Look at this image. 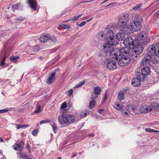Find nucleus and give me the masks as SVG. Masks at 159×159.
I'll return each mask as SVG.
<instances>
[{
	"mask_svg": "<svg viewBox=\"0 0 159 159\" xmlns=\"http://www.w3.org/2000/svg\"><path fill=\"white\" fill-rule=\"evenodd\" d=\"M126 46H129L130 48V55L135 57V58L139 56V40L138 38L133 40L131 37L126 38L123 42Z\"/></svg>",
	"mask_w": 159,
	"mask_h": 159,
	"instance_id": "nucleus-1",
	"label": "nucleus"
},
{
	"mask_svg": "<svg viewBox=\"0 0 159 159\" xmlns=\"http://www.w3.org/2000/svg\"><path fill=\"white\" fill-rule=\"evenodd\" d=\"M129 20V15L125 14L120 17L117 23L118 26L121 31H123L126 33H130V29L129 26L127 25Z\"/></svg>",
	"mask_w": 159,
	"mask_h": 159,
	"instance_id": "nucleus-2",
	"label": "nucleus"
},
{
	"mask_svg": "<svg viewBox=\"0 0 159 159\" xmlns=\"http://www.w3.org/2000/svg\"><path fill=\"white\" fill-rule=\"evenodd\" d=\"M58 120L60 125L66 126L76 121V119L75 117L72 115L62 114L58 117Z\"/></svg>",
	"mask_w": 159,
	"mask_h": 159,
	"instance_id": "nucleus-3",
	"label": "nucleus"
},
{
	"mask_svg": "<svg viewBox=\"0 0 159 159\" xmlns=\"http://www.w3.org/2000/svg\"><path fill=\"white\" fill-rule=\"evenodd\" d=\"M105 36L107 37V43L112 46H116L118 43V41L114 38V33L112 30L106 31Z\"/></svg>",
	"mask_w": 159,
	"mask_h": 159,
	"instance_id": "nucleus-4",
	"label": "nucleus"
},
{
	"mask_svg": "<svg viewBox=\"0 0 159 159\" xmlns=\"http://www.w3.org/2000/svg\"><path fill=\"white\" fill-rule=\"evenodd\" d=\"M118 63L119 66L121 67L127 65L130 61V59L129 57L122 54L119 56Z\"/></svg>",
	"mask_w": 159,
	"mask_h": 159,
	"instance_id": "nucleus-5",
	"label": "nucleus"
},
{
	"mask_svg": "<svg viewBox=\"0 0 159 159\" xmlns=\"http://www.w3.org/2000/svg\"><path fill=\"white\" fill-rule=\"evenodd\" d=\"M105 61L107 63L106 67L108 69L113 70L116 68L117 64L115 61H113V59H106Z\"/></svg>",
	"mask_w": 159,
	"mask_h": 159,
	"instance_id": "nucleus-6",
	"label": "nucleus"
},
{
	"mask_svg": "<svg viewBox=\"0 0 159 159\" xmlns=\"http://www.w3.org/2000/svg\"><path fill=\"white\" fill-rule=\"evenodd\" d=\"M150 72V69L149 67H146L143 68L141 70V74L140 75V81H143L145 76L148 75Z\"/></svg>",
	"mask_w": 159,
	"mask_h": 159,
	"instance_id": "nucleus-7",
	"label": "nucleus"
},
{
	"mask_svg": "<svg viewBox=\"0 0 159 159\" xmlns=\"http://www.w3.org/2000/svg\"><path fill=\"white\" fill-rule=\"evenodd\" d=\"M24 144L23 141L16 142L13 146V149L16 151L20 149L19 153L20 154L22 153V149Z\"/></svg>",
	"mask_w": 159,
	"mask_h": 159,
	"instance_id": "nucleus-8",
	"label": "nucleus"
},
{
	"mask_svg": "<svg viewBox=\"0 0 159 159\" xmlns=\"http://www.w3.org/2000/svg\"><path fill=\"white\" fill-rule=\"evenodd\" d=\"M130 27L133 31L137 32L139 30V19L137 18L134 20L131 24Z\"/></svg>",
	"mask_w": 159,
	"mask_h": 159,
	"instance_id": "nucleus-9",
	"label": "nucleus"
},
{
	"mask_svg": "<svg viewBox=\"0 0 159 159\" xmlns=\"http://www.w3.org/2000/svg\"><path fill=\"white\" fill-rule=\"evenodd\" d=\"M110 52L109 55L110 57L115 58L116 60H118L119 56L120 55L118 49H113Z\"/></svg>",
	"mask_w": 159,
	"mask_h": 159,
	"instance_id": "nucleus-10",
	"label": "nucleus"
},
{
	"mask_svg": "<svg viewBox=\"0 0 159 159\" xmlns=\"http://www.w3.org/2000/svg\"><path fill=\"white\" fill-rule=\"evenodd\" d=\"M130 50L129 48L127 47H124L120 49L119 52L121 53L127 54L128 53L129 56L130 57H132L135 60H136L138 58V57L135 58V57L130 55Z\"/></svg>",
	"mask_w": 159,
	"mask_h": 159,
	"instance_id": "nucleus-11",
	"label": "nucleus"
},
{
	"mask_svg": "<svg viewBox=\"0 0 159 159\" xmlns=\"http://www.w3.org/2000/svg\"><path fill=\"white\" fill-rule=\"evenodd\" d=\"M30 7L33 10H36L37 8V3L36 0H27Z\"/></svg>",
	"mask_w": 159,
	"mask_h": 159,
	"instance_id": "nucleus-12",
	"label": "nucleus"
},
{
	"mask_svg": "<svg viewBox=\"0 0 159 159\" xmlns=\"http://www.w3.org/2000/svg\"><path fill=\"white\" fill-rule=\"evenodd\" d=\"M103 47L104 51L107 53L110 52L113 49L112 46L107 43L103 44Z\"/></svg>",
	"mask_w": 159,
	"mask_h": 159,
	"instance_id": "nucleus-13",
	"label": "nucleus"
},
{
	"mask_svg": "<svg viewBox=\"0 0 159 159\" xmlns=\"http://www.w3.org/2000/svg\"><path fill=\"white\" fill-rule=\"evenodd\" d=\"M152 109V107L151 106H147L144 105L141 107L140 110L141 113H145L151 111Z\"/></svg>",
	"mask_w": 159,
	"mask_h": 159,
	"instance_id": "nucleus-14",
	"label": "nucleus"
},
{
	"mask_svg": "<svg viewBox=\"0 0 159 159\" xmlns=\"http://www.w3.org/2000/svg\"><path fill=\"white\" fill-rule=\"evenodd\" d=\"M122 32H119L116 34V38L118 40H122L125 38V34H129V33H126L123 31Z\"/></svg>",
	"mask_w": 159,
	"mask_h": 159,
	"instance_id": "nucleus-15",
	"label": "nucleus"
},
{
	"mask_svg": "<svg viewBox=\"0 0 159 159\" xmlns=\"http://www.w3.org/2000/svg\"><path fill=\"white\" fill-rule=\"evenodd\" d=\"M149 42V39L148 38L145 39L143 41L140 42V49L141 52L143 51L144 46Z\"/></svg>",
	"mask_w": 159,
	"mask_h": 159,
	"instance_id": "nucleus-16",
	"label": "nucleus"
},
{
	"mask_svg": "<svg viewBox=\"0 0 159 159\" xmlns=\"http://www.w3.org/2000/svg\"><path fill=\"white\" fill-rule=\"evenodd\" d=\"M151 57L150 56L147 55L142 60V64L143 65H146L147 64H148L150 62H151Z\"/></svg>",
	"mask_w": 159,
	"mask_h": 159,
	"instance_id": "nucleus-17",
	"label": "nucleus"
},
{
	"mask_svg": "<svg viewBox=\"0 0 159 159\" xmlns=\"http://www.w3.org/2000/svg\"><path fill=\"white\" fill-rule=\"evenodd\" d=\"M149 56H154L156 55L155 46L151 45L149 47Z\"/></svg>",
	"mask_w": 159,
	"mask_h": 159,
	"instance_id": "nucleus-18",
	"label": "nucleus"
},
{
	"mask_svg": "<svg viewBox=\"0 0 159 159\" xmlns=\"http://www.w3.org/2000/svg\"><path fill=\"white\" fill-rule=\"evenodd\" d=\"M55 74L56 73L55 72H54L51 74L48 79L46 81L47 83L48 84H51L54 81Z\"/></svg>",
	"mask_w": 159,
	"mask_h": 159,
	"instance_id": "nucleus-19",
	"label": "nucleus"
},
{
	"mask_svg": "<svg viewBox=\"0 0 159 159\" xmlns=\"http://www.w3.org/2000/svg\"><path fill=\"white\" fill-rule=\"evenodd\" d=\"M49 39V37L47 34L43 35L41 36L39 40L41 42L44 43L48 41Z\"/></svg>",
	"mask_w": 159,
	"mask_h": 159,
	"instance_id": "nucleus-20",
	"label": "nucleus"
},
{
	"mask_svg": "<svg viewBox=\"0 0 159 159\" xmlns=\"http://www.w3.org/2000/svg\"><path fill=\"white\" fill-rule=\"evenodd\" d=\"M125 91L123 90L120 91L118 94V98L120 100H122L125 97Z\"/></svg>",
	"mask_w": 159,
	"mask_h": 159,
	"instance_id": "nucleus-21",
	"label": "nucleus"
},
{
	"mask_svg": "<svg viewBox=\"0 0 159 159\" xmlns=\"http://www.w3.org/2000/svg\"><path fill=\"white\" fill-rule=\"evenodd\" d=\"M139 78L137 77L133 79L132 82V84L133 85L138 87L139 86Z\"/></svg>",
	"mask_w": 159,
	"mask_h": 159,
	"instance_id": "nucleus-22",
	"label": "nucleus"
},
{
	"mask_svg": "<svg viewBox=\"0 0 159 159\" xmlns=\"http://www.w3.org/2000/svg\"><path fill=\"white\" fill-rule=\"evenodd\" d=\"M140 37H141L140 38V42L143 41L145 39L148 38H148L146 37V33L144 31H142L140 33Z\"/></svg>",
	"mask_w": 159,
	"mask_h": 159,
	"instance_id": "nucleus-23",
	"label": "nucleus"
},
{
	"mask_svg": "<svg viewBox=\"0 0 159 159\" xmlns=\"http://www.w3.org/2000/svg\"><path fill=\"white\" fill-rule=\"evenodd\" d=\"M155 52L156 55L155 56H157L158 57H159V43H157L155 46Z\"/></svg>",
	"mask_w": 159,
	"mask_h": 159,
	"instance_id": "nucleus-24",
	"label": "nucleus"
},
{
	"mask_svg": "<svg viewBox=\"0 0 159 159\" xmlns=\"http://www.w3.org/2000/svg\"><path fill=\"white\" fill-rule=\"evenodd\" d=\"M93 90L94 93L98 95H99L102 91L101 88L99 86L94 88Z\"/></svg>",
	"mask_w": 159,
	"mask_h": 159,
	"instance_id": "nucleus-25",
	"label": "nucleus"
},
{
	"mask_svg": "<svg viewBox=\"0 0 159 159\" xmlns=\"http://www.w3.org/2000/svg\"><path fill=\"white\" fill-rule=\"evenodd\" d=\"M123 105L121 104L116 103L115 104V108L118 110H120L123 107Z\"/></svg>",
	"mask_w": 159,
	"mask_h": 159,
	"instance_id": "nucleus-26",
	"label": "nucleus"
},
{
	"mask_svg": "<svg viewBox=\"0 0 159 159\" xmlns=\"http://www.w3.org/2000/svg\"><path fill=\"white\" fill-rule=\"evenodd\" d=\"M82 15V14H80L79 15L77 16H74L72 17L71 19L68 20L67 21H69L70 20H71L72 21H77L79 19V18Z\"/></svg>",
	"mask_w": 159,
	"mask_h": 159,
	"instance_id": "nucleus-27",
	"label": "nucleus"
},
{
	"mask_svg": "<svg viewBox=\"0 0 159 159\" xmlns=\"http://www.w3.org/2000/svg\"><path fill=\"white\" fill-rule=\"evenodd\" d=\"M18 56H14L11 57H10V60L14 62H15L16 61V60L19 58Z\"/></svg>",
	"mask_w": 159,
	"mask_h": 159,
	"instance_id": "nucleus-28",
	"label": "nucleus"
},
{
	"mask_svg": "<svg viewBox=\"0 0 159 159\" xmlns=\"http://www.w3.org/2000/svg\"><path fill=\"white\" fill-rule=\"evenodd\" d=\"M95 102L92 100L90 101L89 105V107L91 109L93 107H94L95 106Z\"/></svg>",
	"mask_w": 159,
	"mask_h": 159,
	"instance_id": "nucleus-29",
	"label": "nucleus"
},
{
	"mask_svg": "<svg viewBox=\"0 0 159 159\" xmlns=\"http://www.w3.org/2000/svg\"><path fill=\"white\" fill-rule=\"evenodd\" d=\"M6 56H4L3 57V58L1 61V64H0V65L2 67H4L5 66V62L6 61Z\"/></svg>",
	"mask_w": 159,
	"mask_h": 159,
	"instance_id": "nucleus-30",
	"label": "nucleus"
},
{
	"mask_svg": "<svg viewBox=\"0 0 159 159\" xmlns=\"http://www.w3.org/2000/svg\"><path fill=\"white\" fill-rule=\"evenodd\" d=\"M122 114L125 116H129L130 114V112L129 111H123L121 112Z\"/></svg>",
	"mask_w": 159,
	"mask_h": 159,
	"instance_id": "nucleus-31",
	"label": "nucleus"
},
{
	"mask_svg": "<svg viewBox=\"0 0 159 159\" xmlns=\"http://www.w3.org/2000/svg\"><path fill=\"white\" fill-rule=\"evenodd\" d=\"M85 83V81H81L79 83H78L77 84L75 85V88H78L80 87H81L82 85H83V84H84Z\"/></svg>",
	"mask_w": 159,
	"mask_h": 159,
	"instance_id": "nucleus-32",
	"label": "nucleus"
},
{
	"mask_svg": "<svg viewBox=\"0 0 159 159\" xmlns=\"http://www.w3.org/2000/svg\"><path fill=\"white\" fill-rule=\"evenodd\" d=\"M145 131L147 132H159V131L158 130H155L153 129H152L149 128H147L145 129Z\"/></svg>",
	"mask_w": 159,
	"mask_h": 159,
	"instance_id": "nucleus-33",
	"label": "nucleus"
},
{
	"mask_svg": "<svg viewBox=\"0 0 159 159\" xmlns=\"http://www.w3.org/2000/svg\"><path fill=\"white\" fill-rule=\"evenodd\" d=\"M60 26L61 27L65 29H69L70 27V25L68 24H62L60 25Z\"/></svg>",
	"mask_w": 159,
	"mask_h": 159,
	"instance_id": "nucleus-34",
	"label": "nucleus"
},
{
	"mask_svg": "<svg viewBox=\"0 0 159 159\" xmlns=\"http://www.w3.org/2000/svg\"><path fill=\"white\" fill-rule=\"evenodd\" d=\"M20 6L21 4L20 3H18L15 5H13L12 6V9L14 10L17 9L20 7Z\"/></svg>",
	"mask_w": 159,
	"mask_h": 159,
	"instance_id": "nucleus-35",
	"label": "nucleus"
},
{
	"mask_svg": "<svg viewBox=\"0 0 159 159\" xmlns=\"http://www.w3.org/2000/svg\"><path fill=\"white\" fill-rule=\"evenodd\" d=\"M51 125L52 126V129H53L54 132L55 133H56L57 132V128L56 126V124H54V125L51 124Z\"/></svg>",
	"mask_w": 159,
	"mask_h": 159,
	"instance_id": "nucleus-36",
	"label": "nucleus"
},
{
	"mask_svg": "<svg viewBox=\"0 0 159 159\" xmlns=\"http://www.w3.org/2000/svg\"><path fill=\"white\" fill-rule=\"evenodd\" d=\"M40 49V47L38 46H36L32 48V50L34 52H37L38 51H39Z\"/></svg>",
	"mask_w": 159,
	"mask_h": 159,
	"instance_id": "nucleus-37",
	"label": "nucleus"
},
{
	"mask_svg": "<svg viewBox=\"0 0 159 159\" xmlns=\"http://www.w3.org/2000/svg\"><path fill=\"white\" fill-rule=\"evenodd\" d=\"M98 95L96 94V93H94L91 95V98L92 100H94L96 99L98 97Z\"/></svg>",
	"mask_w": 159,
	"mask_h": 159,
	"instance_id": "nucleus-38",
	"label": "nucleus"
},
{
	"mask_svg": "<svg viewBox=\"0 0 159 159\" xmlns=\"http://www.w3.org/2000/svg\"><path fill=\"white\" fill-rule=\"evenodd\" d=\"M50 122V120L48 119H47L46 120H42L40 122L39 124L40 125H42L43 124H46L47 123Z\"/></svg>",
	"mask_w": 159,
	"mask_h": 159,
	"instance_id": "nucleus-39",
	"label": "nucleus"
},
{
	"mask_svg": "<svg viewBox=\"0 0 159 159\" xmlns=\"http://www.w3.org/2000/svg\"><path fill=\"white\" fill-rule=\"evenodd\" d=\"M41 111V106L40 105H39L37 109L34 111V112L35 113H39Z\"/></svg>",
	"mask_w": 159,
	"mask_h": 159,
	"instance_id": "nucleus-40",
	"label": "nucleus"
},
{
	"mask_svg": "<svg viewBox=\"0 0 159 159\" xmlns=\"http://www.w3.org/2000/svg\"><path fill=\"white\" fill-rule=\"evenodd\" d=\"M49 39L51 40L52 42H55L56 41L57 39L56 37L55 36H51L50 37H49Z\"/></svg>",
	"mask_w": 159,
	"mask_h": 159,
	"instance_id": "nucleus-41",
	"label": "nucleus"
},
{
	"mask_svg": "<svg viewBox=\"0 0 159 159\" xmlns=\"http://www.w3.org/2000/svg\"><path fill=\"white\" fill-rule=\"evenodd\" d=\"M25 19V18L22 16H20L18 17H16L15 18V20H19L22 21Z\"/></svg>",
	"mask_w": 159,
	"mask_h": 159,
	"instance_id": "nucleus-42",
	"label": "nucleus"
},
{
	"mask_svg": "<svg viewBox=\"0 0 159 159\" xmlns=\"http://www.w3.org/2000/svg\"><path fill=\"white\" fill-rule=\"evenodd\" d=\"M67 104L66 102H64L61 105L60 109H64L67 107Z\"/></svg>",
	"mask_w": 159,
	"mask_h": 159,
	"instance_id": "nucleus-43",
	"label": "nucleus"
},
{
	"mask_svg": "<svg viewBox=\"0 0 159 159\" xmlns=\"http://www.w3.org/2000/svg\"><path fill=\"white\" fill-rule=\"evenodd\" d=\"M115 28V26L113 25L111 26H108V27L107 28V29H106V30H107L106 31V33H107L106 31H107L108 30H112L114 29V28Z\"/></svg>",
	"mask_w": 159,
	"mask_h": 159,
	"instance_id": "nucleus-44",
	"label": "nucleus"
},
{
	"mask_svg": "<svg viewBox=\"0 0 159 159\" xmlns=\"http://www.w3.org/2000/svg\"><path fill=\"white\" fill-rule=\"evenodd\" d=\"M89 111H87L86 112L82 113L81 115L82 117H85L89 114Z\"/></svg>",
	"mask_w": 159,
	"mask_h": 159,
	"instance_id": "nucleus-45",
	"label": "nucleus"
},
{
	"mask_svg": "<svg viewBox=\"0 0 159 159\" xmlns=\"http://www.w3.org/2000/svg\"><path fill=\"white\" fill-rule=\"evenodd\" d=\"M9 110L8 109H4L2 110H0V114L7 112Z\"/></svg>",
	"mask_w": 159,
	"mask_h": 159,
	"instance_id": "nucleus-46",
	"label": "nucleus"
},
{
	"mask_svg": "<svg viewBox=\"0 0 159 159\" xmlns=\"http://www.w3.org/2000/svg\"><path fill=\"white\" fill-rule=\"evenodd\" d=\"M20 159H29V158L26 155H23L20 157Z\"/></svg>",
	"mask_w": 159,
	"mask_h": 159,
	"instance_id": "nucleus-47",
	"label": "nucleus"
},
{
	"mask_svg": "<svg viewBox=\"0 0 159 159\" xmlns=\"http://www.w3.org/2000/svg\"><path fill=\"white\" fill-rule=\"evenodd\" d=\"M73 90L71 89H70L68 92V95L69 96H71L73 93Z\"/></svg>",
	"mask_w": 159,
	"mask_h": 159,
	"instance_id": "nucleus-48",
	"label": "nucleus"
},
{
	"mask_svg": "<svg viewBox=\"0 0 159 159\" xmlns=\"http://www.w3.org/2000/svg\"><path fill=\"white\" fill-rule=\"evenodd\" d=\"M38 130L37 129H34L32 132V134L33 135L35 136V135H36L37 133H38Z\"/></svg>",
	"mask_w": 159,
	"mask_h": 159,
	"instance_id": "nucleus-49",
	"label": "nucleus"
},
{
	"mask_svg": "<svg viewBox=\"0 0 159 159\" xmlns=\"http://www.w3.org/2000/svg\"><path fill=\"white\" fill-rule=\"evenodd\" d=\"M133 10L136 11L138 10L139 9V4L137 5L136 6L134 7L133 9Z\"/></svg>",
	"mask_w": 159,
	"mask_h": 159,
	"instance_id": "nucleus-50",
	"label": "nucleus"
},
{
	"mask_svg": "<svg viewBox=\"0 0 159 159\" xmlns=\"http://www.w3.org/2000/svg\"><path fill=\"white\" fill-rule=\"evenodd\" d=\"M85 22L84 21H83L81 22L80 24H79L78 26L80 27H81L82 26L84 25L85 24Z\"/></svg>",
	"mask_w": 159,
	"mask_h": 159,
	"instance_id": "nucleus-51",
	"label": "nucleus"
},
{
	"mask_svg": "<svg viewBox=\"0 0 159 159\" xmlns=\"http://www.w3.org/2000/svg\"><path fill=\"white\" fill-rule=\"evenodd\" d=\"M98 36L99 38H103L104 37V34L102 32H100L98 34Z\"/></svg>",
	"mask_w": 159,
	"mask_h": 159,
	"instance_id": "nucleus-52",
	"label": "nucleus"
},
{
	"mask_svg": "<svg viewBox=\"0 0 159 159\" xmlns=\"http://www.w3.org/2000/svg\"><path fill=\"white\" fill-rule=\"evenodd\" d=\"M130 107L132 110L133 111H134L136 110L137 107H136L134 106L133 105L131 106Z\"/></svg>",
	"mask_w": 159,
	"mask_h": 159,
	"instance_id": "nucleus-53",
	"label": "nucleus"
},
{
	"mask_svg": "<svg viewBox=\"0 0 159 159\" xmlns=\"http://www.w3.org/2000/svg\"><path fill=\"white\" fill-rule=\"evenodd\" d=\"M151 61L152 62L154 63V64H157L158 63V60L156 59L154 60H151Z\"/></svg>",
	"mask_w": 159,
	"mask_h": 159,
	"instance_id": "nucleus-54",
	"label": "nucleus"
},
{
	"mask_svg": "<svg viewBox=\"0 0 159 159\" xmlns=\"http://www.w3.org/2000/svg\"><path fill=\"white\" fill-rule=\"evenodd\" d=\"M16 128L17 129H19L21 128L22 127V125L20 124H17L16 125Z\"/></svg>",
	"mask_w": 159,
	"mask_h": 159,
	"instance_id": "nucleus-55",
	"label": "nucleus"
},
{
	"mask_svg": "<svg viewBox=\"0 0 159 159\" xmlns=\"http://www.w3.org/2000/svg\"><path fill=\"white\" fill-rule=\"evenodd\" d=\"M107 95H105L102 99V103H103L105 102V100H106V99H107Z\"/></svg>",
	"mask_w": 159,
	"mask_h": 159,
	"instance_id": "nucleus-56",
	"label": "nucleus"
},
{
	"mask_svg": "<svg viewBox=\"0 0 159 159\" xmlns=\"http://www.w3.org/2000/svg\"><path fill=\"white\" fill-rule=\"evenodd\" d=\"M103 111V110L100 109L98 110V112L99 113H101L102 112V111Z\"/></svg>",
	"mask_w": 159,
	"mask_h": 159,
	"instance_id": "nucleus-57",
	"label": "nucleus"
},
{
	"mask_svg": "<svg viewBox=\"0 0 159 159\" xmlns=\"http://www.w3.org/2000/svg\"><path fill=\"white\" fill-rule=\"evenodd\" d=\"M83 18V19H82V20H86V19H88V16H87L86 17H84Z\"/></svg>",
	"mask_w": 159,
	"mask_h": 159,
	"instance_id": "nucleus-58",
	"label": "nucleus"
},
{
	"mask_svg": "<svg viewBox=\"0 0 159 159\" xmlns=\"http://www.w3.org/2000/svg\"><path fill=\"white\" fill-rule=\"evenodd\" d=\"M22 127L25 128L26 127H27L28 126V125H22Z\"/></svg>",
	"mask_w": 159,
	"mask_h": 159,
	"instance_id": "nucleus-59",
	"label": "nucleus"
},
{
	"mask_svg": "<svg viewBox=\"0 0 159 159\" xmlns=\"http://www.w3.org/2000/svg\"><path fill=\"white\" fill-rule=\"evenodd\" d=\"M77 156V154H75L72 155V157H75Z\"/></svg>",
	"mask_w": 159,
	"mask_h": 159,
	"instance_id": "nucleus-60",
	"label": "nucleus"
},
{
	"mask_svg": "<svg viewBox=\"0 0 159 159\" xmlns=\"http://www.w3.org/2000/svg\"><path fill=\"white\" fill-rule=\"evenodd\" d=\"M89 20H86V21H85L84 22H85V24H86V23L89 22Z\"/></svg>",
	"mask_w": 159,
	"mask_h": 159,
	"instance_id": "nucleus-61",
	"label": "nucleus"
},
{
	"mask_svg": "<svg viewBox=\"0 0 159 159\" xmlns=\"http://www.w3.org/2000/svg\"><path fill=\"white\" fill-rule=\"evenodd\" d=\"M0 141L2 142L3 141V139L2 138H0Z\"/></svg>",
	"mask_w": 159,
	"mask_h": 159,
	"instance_id": "nucleus-62",
	"label": "nucleus"
},
{
	"mask_svg": "<svg viewBox=\"0 0 159 159\" xmlns=\"http://www.w3.org/2000/svg\"><path fill=\"white\" fill-rule=\"evenodd\" d=\"M93 135V134H90L89 135V137L92 136Z\"/></svg>",
	"mask_w": 159,
	"mask_h": 159,
	"instance_id": "nucleus-63",
	"label": "nucleus"
},
{
	"mask_svg": "<svg viewBox=\"0 0 159 159\" xmlns=\"http://www.w3.org/2000/svg\"><path fill=\"white\" fill-rule=\"evenodd\" d=\"M56 159H61V157H58V158H57Z\"/></svg>",
	"mask_w": 159,
	"mask_h": 159,
	"instance_id": "nucleus-64",
	"label": "nucleus"
}]
</instances>
